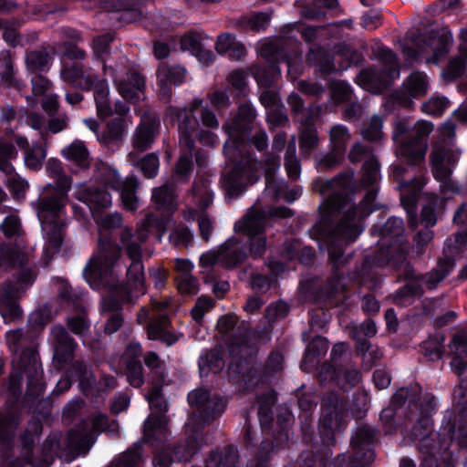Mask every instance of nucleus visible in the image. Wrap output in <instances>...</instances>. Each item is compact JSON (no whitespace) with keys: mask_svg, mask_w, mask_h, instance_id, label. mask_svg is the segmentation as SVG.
<instances>
[{"mask_svg":"<svg viewBox=\"0 0 467 467\" xmlns=\"http://www.w3.org/2000/svg\"><path fill=\"white\" fill-rule=\"evenodd\" d=\"M187 401L194 411L184 424L185 436L171 444L165 445L171 434L167 416L150 415L144 422L142 442L150 444L155 450L153 467H171L175 462H190L201 449L204 428L220 418L228 405L226 397L212 394L202 388L190 391Z\"/></svg>","mask_w":467,"mask_h":467,"instance_id":"f257e3e1","label":"nucleus"},{"mask_svg":"<svg viewBox=\"0 0 467 467\" xmlns=\"http://www.w3.org/2000/svg\"><path fill=\"white\" fill-rule=\"evenodd\" d=\"M255 118L254 106L250 102H243L233 117L223 124V130L228 136L223 152L231 167L222 174L221 184L228 201L241 197L260 179L261 164L253 148L258 151L265 150L268 138L265 131L252 135Z\"/></svg>","mask_w":467,"mask_h":467,"instance_id":"f03ea898","label":"nucleus"},{"mask_svg":"<svg viewBox=\"0 0 467 467\" xmlns=\"http://www.w3.org/2000/svg\"><path fill=\"white\" fill-rule=\"evenodd\" d=\"M32 336L23 328L9 330L5 339L14 354V371L10 374L6 388L5 405L23 408L32 414L49 419L52 400L44 397L47 383L39 355L35 347H24Z\"/></svg>","mask_w":467,"mask_h":467,"instance_id":"7ed1b4c3","label":"nucleus"},{"mask_svg":"<svg viewBox=\"0 0 467 467\" xmlns=\"http://www.w3.org/2000/svg\"><path fill=\"white\" fill-rule=\"evenodd\" d=\"M421 397V387L419 384L410 385L398 389L390 399L389 406L397 409L403 415L407 414L409 421H415L412 427V437L420 440V450L422 453L436 457V455L450 448L455 425L449 421L441 431L432 433V416L437 411L436 398L431 393Z\"/></svg>","mask_w":467,"mask_h":467,"instance_id":"20e7f679","label":"nucleus"},{"mask_svg":"<svg viewBox=\"0 0 467 467\" xmlns=\"http://www.w3.org/2000/svg\"><path fill=\"white\" fill-rule=\"evenodd\" d=\"M322 414L318 422V436L311 427H302V441L311 450L303 451L290 467H326L332 455V447L337 443L336 436L347 427L348 413L339 404L338 395L327 393L321 400Z\"/></svg>","mask_w":467,"mask_h":467,"instance_id":"39448f33","label":"nucleus"},{"mask_svg":"<svg viewBox=\"0 0 467 467\" xmlns=\"http://www.w3.org/2000/svg\"><path fill=\"white\" fill-rule=\"evenodd\" d=\"M357 206L350 207L338 223L329 214H323L309 230L312 239L327 243L328 260L334 270H340L352 258V254L345 256L343 244L354 243L363 228L355 223Z\"/></svg>","mask_w":467,"mask_h":467,"instance_id":"423d86ee","label":"nucleus"},{"mask_svg":"<svg viewBox=\"0 0 467 467\" xmlns=\"http://www.w3.org/2000/svg\"><path fill=\"white\" fill-rule=\"evenodd\" d=\"M122 217L119 213L105 216L99 223V255L92 256L83 269V276L90 287L99 286L103 275L112 272L121 256L122 247L117 243L112 231L120 228Z\"/></svg>","mask_w":467,"mask_h":467,"instance_id":"0eeeda50","label":"nucleus"},{"mask_svg":"<svg viewBox=\"0 0 467 467\" xmlns=\"http://www.w3.org/2000/svg\"><path fill=\"white\" fill-rule=\"evenodd\" d=\"M433 130V124L427 120H418L414 125L415 134L410 136L400 145V153L404 158L406 164H398L392 167V172L397 181L400 182V188L413 189L420 191L425 182L418 176L411 179H405L406 173L410 169L414 172L420 171L424 166L426 154L425 139Z\"/></svg>","mask_w":467,"mask_h":467,"instance_id":"6e6552de","label":"nucleus"},{"mask_svg":"<svg viewBox=\"0 0 467 467\" xmlns=\"http://www.w3.org/2000/svg\"><path fill=\"white\" fill-rule=\"evenodd\" d=\"M277 430L274 434L275 441H261L257 442V433L248 422L243 428V443L252 459L248 467H269L270 462L280 449L288 441L287 427L288 421L285 415L278 416Z\"/></svg>","mask_w":467,"mask_h":467,"instance_id":"1a4fd4ad","label":"nucleus"},{"mask_svg":"<svg viewBox=\"0 0 467 467\" xmlns=\"http://www.w3.org/2000/svg\"><path fill=\"white\" fill-rule=\"evenodd\" d=\"M363 270L389 266L397 271H402L405 281H423V274H416L412 265L408 261V249L403 244H389L365 255L361 264Z\"/></svg>","mask_w":467,"mask_h":467,"instance_id":"9d476101","label":"nucleus"},{"mask_svg":"<svg viewBox=\"0 0 467 467\" xmlns=\"http://www.w3.org/2000/svg\"><path fill=\"white\" fill-rule=\"evenodd\" d=\"M228 352L234 359L239 361L236 364V372L247 388L257 387L269 379L261 365L251 366L245 370L243 368L242 362L254 358L257 353L248 332L234 334L228 343Z\"/></svg>","mask_w":467,"mask_h":467,"instance_id":"9b49d317","label":"nucleus"},{"mask_svg":"<svg viewBox=\"0 0 467 467\" xmlns=\"http://www.w3.org/2000/svg\"><path fill=\"white\" fill-rule=\"evenodd\" d=\"M202 104V99H194L191 109L172 105L168 106L165 109L164 123L178 127L180 143L190 151H192L195 148L193 134L199 127V121L193 111L200 108Z\"/></svg>","mask_w":467,"mask_h":467,"instance_id":"f8f14e48","label":"nucleus"},{"mask_svg":"<svg viewBox=\"0 0 467 467\" xmlns=\"http://www.w3.org/2000/svg\"><path fill=\"white\" fill-rule=\"evenodd\" d=\"M121 244L125 247L128 257L131 263L127 269V279L140 294H146L147 285L144 265L142 263V250L139 243L133 241L131 229H122L119 234Z\"/></svg>","mask_w":467,"mask_h":467,"instance_id":"ddd939ff","label":"nucleus"},{"mask_svg":"<svg viewBox=\"0 0 467 467\" xmlns=\"http://www.w3.org/2000/svg\"><path fill=\"white\" fill-rule=\"evenodd\" d=\"M234 232L247 237L246 245L248 255L254 260L262 258L266 252L265 230L258 218L246 215L234 223Z\"/></svg>","mask_w":467,"mask_h":467,"instance_id":"4468645a","label":"nucleus"},{"mask_svg":"<svg viewBox=\"0 0 467 467\" xmlns=\"http://www.w3.org/2000/svg\"><path fill=\"white\" fill-rule=\"evenodd\" d=\"M58 297L78 311V315L67 317L66 325L68 330L79 337H86L89 332L91 324L80 302L81 295L73 293L71 285L63 282L59 288Z\"/></svg>","mask_w":467,"mask_h":467,"instance_id":"2eb2a0df","label":"nucleus"},{"mask_svg":"<svg viewBox=\"0 0 467 467\" xmlns=\"http://www.w3.org/2000/svg\"><path fill=\"white\" fill-rule=\"evenodd\" d=\"M51 333L54 337L52 365L60 371L74 360L78 345L62 325L54 326Z\"/></svg>","mask_w":467,"mask_h":467,"instance_id":"dca6fc26","label":"nucleus"},{"mask_svg":"<svg viewBox=\"0 0 467 467\" xmlns=\"http://www.w3.org/2000/svg\"><path fill=\"white\" fill-rule=\"evenodd\" d=\"M187 70L179 64L161 62L156 70L159 99L170 103L172 97V87H179L185 82Z\"/></svg>","mask_w":467,"mask_h":467,"instance_id":"f3484780","label":"nucleus"},{"mask_svg":"<svg viewBox=\"0 0 467 467\" xmlns=\"http://www.w3.org/2000/svg\"><path fill=\"white\" fill-rule=\"evenodd\" d=\"M143 295L139 293L128 279L126 282L117 283L111 287L109 295L103 298V311L111 314L121 313L123 304H133Z\"/></svg>","mask_w":467,"mask_h":467,"instance_id":"a211bd4d","label":"nucleus"},{"mask_svg":"<svg viewBox=\"0 0 467 467\" xmlns=\"http://www.w3.org/2000/svg\"><path fill=\"white\" fill-rule=\"evenodd\" d=\"M23 408L5 405L0 408V444L11 446L23 420Z\"/></svg>","mask_w":467,"mask_h":467,"instance_id":"6ab92c4d","label":"nucleus"},{"mask_svg":"<svg viewBox=\"0 0 467 467\" xmlns=\"http://www.w3.org/2000/svg\"><path fill=\"white\" fill-rule=\"evenodd\" d=\"M78 199L90 210L94 219L111 206V194L100 185H89L78 192Z\"/></svg>","mask_w":467,"mask_h":467,"instance_id":"aec40b11","label":"nucleus"},{"mask_svg":"<svg viewBox=\"0 0 467 467\" xmlns=\"http://www.w3.org/2000/svg\"><path fill=\"white\" fill-rule=\"evenodd\" d=\"M160 126L161 123L158 118L147 117L141 119L132 137L134 150L144 152L150 149L159 134Z\"/></svg>","mask_w":467,"mask_h":467,"instance_id":"412c9836","label":"nucleus"},{"mask_svg":"<svg viewBox=\"0 0 467 467\" xmlns=\"http://www.w3.org/2000/svg\"><path fill=\"white\" fill-rule=\"evenodd\" d=\"M64 206L65 201L51 193L45 192L38 197L36 210L43 230H46L47 224L58 223Z\"/></svg>","mask_w":467,"mask_h":467,"instance_id":"4be33fe9","label":"nucleus"},{"mask_svg":"<svg viewBox=\"0 0 467 467\" xmlns=\"http://www.w3.org/2000/svg\"><path fill=\"white\" fill-rule=\"evenodd\" d=\"M247 258V247L242 244L239 237L228 238L220 247V261L228 270L238 267Z\"/></svg>","mask_w":467,"mask_h":467,"instance_id":"5701e85b","label":"nucleus"},{"mask_svg":"<svg viewBox=\"0 0 467 467\" xmlns=\"http://www.w3.org/2000/svg\"><path fill=\"white\" fill-rule=\"evenodd\" d=\"M146 78L138 71L129 70L125 78L120 79L118 84L119 95L130 103H138L140 95L144 94Z\"/></svg>","mask_w":467,"mask_h":467,"instance_id":"b1692460","label":"nucleus"},{"mask_svg":"<svg viewBox=\"0 0 467 467\" xmlns=\"http://www.w3.org/2000/svg\"><path fill=\"white\" fill-rule=\"evenodd\" d=\"M46 420L41 415L33 414L27 421L26 428L19 435L21 448L28 463H31L33 459L36 440H39L43 433L42 420Z\"/></svg>","mask_w":467,"mask_h":467,"instance_id":"393cba45","label":"nucleus"},{"mask_svg":"<svg viewBox=\"0 0 467 467\" xmlns=\"http://www.w3.org/2000/svg\"><path fill=\"white\" fill-rule=\"evenodd\" d=\"M171 321L166 315L150 322L146 328L147 336L150 340L160 341L167 347H171L178 342V335L172 331Z\"/></svg>","mask_w":467,"mask_h":467,"instance_id":"a878e982","label":"nucleus"},{"mask_svg":"<svg viewBox=\"0 0 467 467\" xmlns=\"http://www.w3.org/2000/svg\"><path fill=\"white\" fill-rule=\"evenodd\" d=\"M95 74H85L83 64L80 61H73L70 64L64 63L61 76L64 80L81 90L89 91L92 88V78Z\"/></svg>","mask_w":467,"mask_h":467,"instance_id":"bb28decb","label":"nucleus"},{"mask_svg":"<svg viewBox=\"0 0 467 467\" xmlns=\"http://www.w3.org/2000/svg\"><path fill=\"white\" fill-rule=\"evenodd\" d=\"M67 447L77 454L86 453L92 446L89 423L82 419L77 428H72L67 432Z\"/></svg>","mask_w":467,"mask_h":467,"instance_id":"cd10ccee","label":"nucleus"},{"mask_svg":"<svg viewBox=\"0 0 467 467\" xmlns=\"http://www.w3.org/2000/svg\"><path fill=\"white\" fill-rule=\"evenodd\" d=\"M423 42L432 50L433 59L438 61L449 54L453 37L451 31L444 27L440 30H431Z\"/></svg>","mask_w":467,"mask_h":467,"instance_id":"c85d7f7f","label":"nucleus"},{"mask_svg":"<svg viewBox=\"0 0 467 467\" xmlns=\"http://www.w3.org/2000/svg\"><path fill=\"white\" fill-rule=\"evenodd\" d=\"M372 235L379 236L381 239L389 238L388 243L384 242L380 248L387 247L390 244L398 245L401 244L399 238L403 235L404 223L401 218L391 216L382 225L375 224L370 229Z\"/></svg>","mask_w":467,"mask_h":467,"instance_id":"c756f323","label":"nucleus"},{"mask_svg":"<svg viewBox=\"0 0 467 467\" xmlns=\"http://www.w3.org/2000/svg\"><path fill=\"white\" fill-rule=\"evenodd\" d=\"M257 414H258V420L260 422V426L262 429V433L270 435V437H264L262 439V441L267 440L270 442L275 441L274 434L278 428L277 427V420H278V416H280V415H285L287 417V421H288L287 434L288 435L290 434L292 415L287 410H285L283 412H279L276 415L275 420H274L273 410L269 406V404H259Z\"/></svg>","mask_w":467,"mask_h":467,"instance_id":"7c9ffc66","label":"nucleus"},{"mask_svg":"<svg viewBox=\"0 0 467 467\" xmlns=\"http://www.w3.org/2000/svg\"><path fill=\"white\" fill-rule=\"evenodd\" d=\"M379 420L386 434H393L399 429L410 430L412 433V427L415 425V421H409L407 414L403 415L397 409L389 405L380 411Z\"/></svg>","mask_w":467,"mask_h":467,"instance_id":"2f4dec72","label":"nucleus"},{"mask_svg":"<svg viewBox=\"0 0 467 467\" xmlns=\"http://www.w3.org/2000/svg\"><path fill=\"white\" fill-rule=\"evenodd\" d=\"M307 62L317 67V71L323 77L337 72V67L334 63V55L329 53L323 46L317 47H310L306 53Z\"/></svg>","mask_w":467,"mask_h":467,"instance_id":"473e14b6","label":"nucleus"},{"mask_svg":"<svg viewBox=\"0 0 467 467\" xmlns=\"http://www.w3.org/2000/svg\"><path fill=\"white\" fill-rule=\"evenodd\" d=\"M205 467H241L237 448L233 444L216 448L206 458Z\"/></svg>","mask_w":467,"mask_h":467,"instance_id":"72a5a7b5","label":"nucleus"},{"mask_svg":"<svg viewBox=\"0 0 467 467\" xmlns=\"http://www.w3.org/2000/svg\"><path fill=\"white\" fill-rule=\"evenodd\" d=\"M148 4V0H112L111 8L121 13L120 21L134 23L142 17V7Z\"/></svg>","mask_w":467,"mask_h":467,"instance_id":"f704fd0d","label":"nucleus"},{"mask_svg":"<svg viewBox=\"0 0 467 467\" xmlns=\"http://www.w3.org/2000/svg\"><path fill=\"white\" fill-rule=\"evenodd\" d=\"M318 117H315V113L310 109L300 120V135L299 147L304 151H311L315 150L318 144L317 130L315 122Z\"/></svg>","mask_w":467,"mask_h":467,"instance_id":"c9c22d12","label":"nucleus"},{"mask_svg":"<svg viewBox=\"0 0 467 467\" xmlns=\"http://www.w3.org/2000/svg\"><path fill=\"white\" fill-rule=\"evenodd\" d=\"M376 431L368 425L358 426L353 432L350 445L355 452H370L371 462L374 461L373 445L376 440Z\"/></svg>","mask_w":467,"mask_h":467,"instance_id":"e433bc0d","label":"nucleus"},{"mask_svg":"<svg viewBox=\"0 0 467 467\" xmlns=\"http://www.w3.org/2000/svg\"><path fill=\"white\" fill-rule=\"evenodd\" d=\"M224 367L223 352L219 348L203 351L198 358V368L202 378L210 373L218 374Z\"/></svg>","mask_w":467,"mask_h":467,"instance_id":"4c0bfd02","label":"nucleus"},{"mask_svg":"<svg viewBox=\"0 0 467 467\" xmlns=\"http://www.w3.org/2000/svg\"><path fill=\"white\" fill-rule=\"evenodd\" d=\"M248 77L249 73L243 68L234 69L228 74L229 88L227 90L234 99H243L248 97L250 92Z\"/></svg>","mask_w":467,"mask_h":467,"instance_id":"58836bf2","label":"nucleus"},{"mask_svg":"<svg viewBox=\"0 0 467 467\" xmlns=\"http://www.w3.org/2000/svg\"><path fill=\"white\" fill-rule=\"evenodd\" d=\"M455 266V260L451 257L440 258L438 266L433 268L429 273L423 274L425 279L423 284L429 290H433L437 287L438 284L444 280Z\"/></svg>","mask_w":467,"mask_h":467,"instance_id":"ea45409f","label":"nucleus"},{"mask_svg":"<svg viewBox=\"0 0 467 467\" xmlns=\"http://www.w3.org/2000/svg\"><path fill=\"white\" fill-rule=\"evenodd\" d=\"M455 266V260L451 257L440 258L438 266L433 268L429 273L423 274L425 279L423 284L429 290H433L437 287L438 284L444 280Z\"/></svg>","mask_w":467,"mask_h":467,"instance_id":"a19ab883","label":"nucleus"},{"mask_svg":"<svg viewBox=\"0 0 467 467\" xmlns=\"http://www.w3.org/2000/svg\"><path fill=\"white\" fill-rule=\"evenodd\" d=\"M251 74L259 87L269 88L274 85L275 80L281 76V69L277 63H265V65L253 66Z\"/></svg>","mask_w":467,"mask_h":467,"instance_id":"79ce46f5","label":"nucleus"},{"mask_svg":"<svg viewBox=\"0 0 467 467\" xmlns=\"http://www.w3.org/2000/svg\"><path fill=\"white\" fill-rule=\"evenodd\" d=\"M338 271L332 267V276L314 292V300L317 304L332 305L338 295Z\"/></svg>","mask_w":467,"mask_h":467,"instance_id":"37998d69","label":"nucleus"},{"mask_svg":"<svg viewBox=\"0 0 467 467\" xmlns=\"http://www.w3.org/2000/svg\"><path fill=\"white\" fill-rule=\"evenodd\" d=\"M338 0H307L302 7V16L310 20L325 18L327 9L337 6Z\"/></svg>","mask_w":467,"mask_h":467,"instance_id":"c03bdc74","label":"nucleus"},{"mask_svg":"<svg viewBox=\"0 0 467 467\" xmlns=\"http://www.w3.org/2000/svg\"><path fill=\"white\" fill-rule=\"evenodd\" d=\"M444 341L445 335L442 332H436L420 345V351L430 361H437L442 358Z\"/></svg>","mask_w":467,"mask_h":467,"instance_id":"a18cd8bd","label":"nucleus"},{"mask_svg":"<svg viewBox=\"0 0 467 467\" xmlns=\"http://www.w3.org/2000/svg\"><path fill=\"white\" fill-rule=\"evenodd\" d=\"M371 464V453L357 451L351 454L340 453L331 463V467H366Z\"/></svg>","mask_w":467,"mask_h":467,"instance_id":"49530a36","label":"nucleus"},{"mask_svg":"<svg viewBox=\"0 0 467 467\" xmlns=\"http://www.w3.org/2000/svg\"><path fill=\"white\" fill-rule=\"evenodd\" d=\"M393 66L394 65L385 66L380 73L370 69H362L358 74V78L364 82V84L369 86H374L378 82L380 83L381 78H383L390 82L400 76V70L397 64H395V67Z\"/></svg>","mask_w":467,"mask_h":467,"instance_id":"de8ad7c7","label":"nucleus"},{"mask_svg":"<svg viewBox=\"0 0 467 467\" xmlns=\"http://www.w3.org/2000/svg\"><path fill=\"white\" fill-rule=\"evenodd\" d=\"M62 155L81 168H88L89 166V152L81 140H74L70 145L62 150Z\"/></svg>","mask_w":467,"mask_h":467,"instance_id":"09e8293b","label":"nucleus"},{"mask_svg":"<svg viewBox=\"0 0 467 467\" xmlns=\"http://www.w3.org/2000/svg\"><path fill=\"white\" fill-rule=\"evenodd\" d=\"M176 198L177 195L172 186L162 185L152 191L151 199L158 209L173 211L176 207Z\"/></svg>","mask_w":467,"mask_h":467,"instance_id":"8fccbe9b","label":"nucleus"},{"mask_svg":"<svg viewBox=\"0 0 467 467\" xmlns=\"http://www.w3.org/2000/svg\"><path fill=\"white\" fill-rule=\"evenodd\" d=\"M52 59L45 49L32 50L26 54V63L31 72H46L49 69Z\"/></svg>","mask_w":467,"mask_h":467,"instance_id":"3c124183","label":"nucleus"},{"mask_svg":"<svg viewBox=\"0 0 467 467\" xmlns=\"http://www.w3.org/2000/svg\"><path fill=\"white\" fill-rule=\"evenodd\" d=\"M287 103L291 108L295 119L297 122H300L304 117H306V113H308L310 109L313 111V113H315V117H319L321 112L320 107L315 104H310L307 108H306L305 102L301 96L295 92L288 96Z\"/></svg>","mask_w":467,"mask_h":467,"instance_id":"603ef678","label":"nucleus"},{"mask_svg":"<svg viewBox=\"0 0 467 467\" xmlns=\"http://www.w3.org/2000/svg\"><path fill=\"white\" fill-rule=\"evenodd\" d=\"M124 134V125L119 119H113L107 124L106 129L98 135L100 143L109 146L122 140Z\"/></svg>","mask_w":467,"mask_h":467,"instance_id":"864d4df0","label":"nucleus"},{"mask_svg":"<svg viewBox=\"0 0 467 467\" xmlns=\"http://www.w3.org/2000/svg\"><path fill=\"white\" fill-rule=\"evenodd\" d=\"M27 263V256L16 249H13L5 244L0 245V264L6 265L12 267L18 266L19 268L26 265Z\"/></svg>","mask_w":467,"mask_h":467,"instance_id":"5fc2aeb1","label":"nucleus"},{"mask_svg":"<svg viewBox=\"0 0 467 467\" xmlns=\"http://www.w3.org/2000/svg\"><path fill=\"white\" fill-rule=\"evenodd\" d=\"M99 180L102 183L100 186L108 191L109 189L119 190L124 184L118 171L107 164H103L100 168Z\"/></svg>","mask_w":467,"mask_h":467,"instance_id":"6e6d98bb","label":"nucleus"},{"mask_svg":"<svg viewBox=\"0 0 467 467\" xmlns=\"http://www.w3.org/2000/svg\"><path fill=\"white\" fill-rule=\"evenodd\" d=\"M340 371L339 364L326 361L317 368V380L321 385L331 382L337 386Z\"/></svg>","mask_w":467,"mask_h":467,"instance_id":"4d7b16f0","label":"nucleus"},{"mask_svg":"<svg viewBox=\"0 0 467 467\" xmlns=\"http://www.w3.org/2000/svg\"><path fill=\"white\" fill-rule=\"evenodd\" d=\"M271 21V14L267 12H256L249 17L244 16L240 20V25L253 31H262L268 27Z\"/></svg>","mask_w":467,"mask_h":467,"instance_id":"13d9d810","label":"nucleus"},{"mask_svg":"<svg viewBox=\"0 0 467 467\" xmlns=\"http://www.w3.org/2000/svg\"><path fill=\"white\" fill-rule=\"evenodd\" d=\"M114 40L115 34L112 32H107L94 37L92 47L97 59L104 61L105 56L110 52V45Z\"/></svg>","mask_w":467,"mask_h":467,"instance_id":"bf43d9fd","label":"nucleus"},{"mask_svg":"<svg viewBox=\"0 0 467 467\" xmlns=\"http://www.w3.org/2000/svg\"><path fill=\"white\" fill-rule=\"evenodd\" d=\"M346 151L343 148L331 147L330 150L318 161V168L321 171H329L338 167L344 161Z\"/></svg>","mask_w":467,"mask_h":467,"instance_id":"052dcab7","label":"nucleus"},{"mask_svg":"<svg viewBox=\"0 0 467 467\" xmlns=\"http://www.w3.org/2000/svg\"><path fill=\"white\" fill-rule=\"evenodd\" d=\"M328 348L327 340L321 337H315L307 345L305 353V361H316L319 357L326 355Z\"/></svg>","mask_w":467,"mask_h":467,"instance_id":"680f3d73","label":"nucleus"},{"mask_svg":"<svg viewBox=\"0 0 467 467\" xmlns=\"http://www.w3.org/2000/svg\"><path fill=\"white\" fill-rule=\"evenodd\" d=\"M423 281H406V284L396 291V298L407 300L410 298H421L425 293Z\"/></svg>","mask_w":467,"mask_h":467,"instance_id":"e2e57ef3","label":"nucleus"},{"mask_svg":"<svg viewBox=\"0 0 467 467\" xmlns=\"http://www.w3.org/2000/svg\"><path fill=\"white\" fill-rule=\"evenodd\" d=\"M57 177L56 185L47 184L44 187V192L51 193L66 202L67 200V192L71 189L72 180L65 174Z\"/></svg>","mask_w":467,"mask_h":467,"instance_id":"0e129e2a","label":"nucleus"},{"mask_svg":"<svg viewBox=\"0 0 467 467\" xmlns=\"http://www.w3.org/2000/svg\"><path fill=\"white\" fill-rule=\"evenodd\" d=\"M363 174L362 182L368 186H373L379 178L380 171V164L376 157L372 156L366 160L362 165Z\"/></svg>","mask_w":467,"mask_h":467,"instance_id":"69168bd1","label":"nucleus"},{"mask_svg":"<svg viewBox=\"0 0 467 467\" xmlns=\"http://www.w3.org/2000/svg\"><path fill=\"white\" fill-rule=\"evenodd\" d=\"M138 166L143 176L147 179H153L157 176L160 167L159 156L155 152L148 153L141 158Z\"/></svg>","mask_w":467,"mask_h":467,"instance_id":"338daca9","label":"nucleus"},{"mask_svg":"<svg viewBox=\"0 0 467 467\" xmlns=\"http://www.w3.org/2000/svg\"><path fill=\"white\" fill-rule=\"evenodd\" d=\"M127 379L133 388H140L144 383L143 367L140 360L131 358L127 362Z\"/></svg>","mask_w":467,"mask_h":467,"instance_id":"774afa93","label":"nucleus"}]
</instances>
